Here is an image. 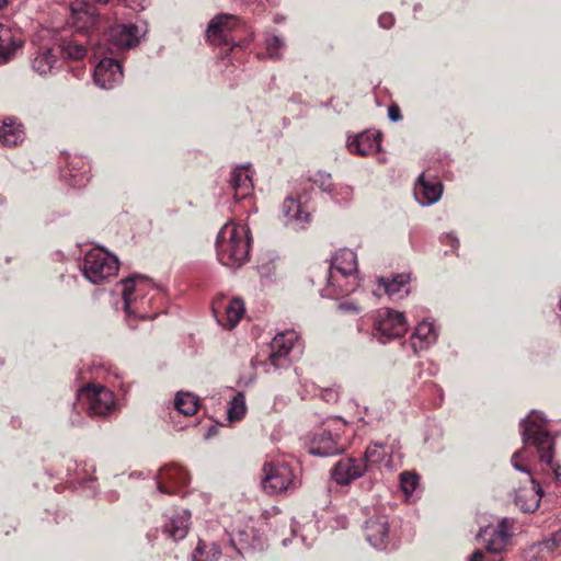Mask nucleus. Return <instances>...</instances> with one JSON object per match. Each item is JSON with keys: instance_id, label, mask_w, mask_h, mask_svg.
Returning a JSON list of instances; mask_svg holds the SVG:
<instances>
[{"instance_id": "nucleus-1", "label": "nucleus", "mask_w": 561, "mask_h": 561, "mask_svg": "<svg viewBox=\"0 0 561 561\" xmlns=\"http://www.w3.org/2000/svg\"><path fill=\"white\" fill-rule=\"evenodd\" d=\"M251 238L247 227L227 222L217 236L216 249L219 262L231 268L242 266L250 254Z\"/></svg>"}, {"instance_id": "nucleus-2", "label": "nucleus", "mask_w": 561, "mask_h": 561, "mask_svg": "<svg viewBox=\"0 0 561 561\" xmlns=\"http://www.w3.org/2000/svg\"><path fill=\"white\" fill-rule=\"evenodd\" d=\"M523 444L531 443L536 448L541 462L550 467L558 480H561L559 472L560 465L554 463V438L531 416H526L519 422Z\"/></svg>"}, {"instance_id": "nucleus-3", "label": "nucleus", "mask_w": 561, "mask_h": 561, "mask_svg": "<svg viewBox=\"0 0 561 561\" xmlns=\"http://www.w3.org/2000/svg\"><path fill=\"white\" fill-rule=\"evenodd\" d=\"M80 268L88 280L102 284L117 275L119 261L103 248H92L85 253Z\"/></svg>"}, {"instance_id": "nucleus-4", "label": "nucleus", "mask_w": 561, "mask_h": 561, "mask_svg": "<svg viewBox=\"0 0 561 561\" xmlns=\"http://www.w3.org/2000/svg\"><path fill=\"white\" fill-rule=\"evenodd\" d=\"M262 471V489L270 495L287 494L300 486V480L286 462H265Z\"/></svg>"}, {"instance_id": "nucleus-5", "label": "nucleus", "mask_w": 561, "mask_h": 561, "mask_svg": "<svg viewBox=\"0 0 561 561\" xmlns=\"http://www.w3.org/2000/svg\"><path fill=\"white\" fill-rule=\"evenodd\" d=\"M72 2V59H82L90 45V31L96 23L94 10L84 2Z\"/></svg>"}, {"instance_id": "nucleus-6", "label": "nucleus", "mask_w": 561, "mask_h": 561, "mask_svg": "<svg viewBox=\"0 0 561 561\" xmlns=\"http://www.w3.org/2000/svg\"><path fill=\"white\" fill-rule=\"evenodd\" d=\"M78 404L91 417L103 419L115 409L112 390L95 383H88L77 391Z\"/></svg>"}, {"instance_id": "nucleus-7", "label": "nucleus", "mask_w": 561, "mask_h": 561, "mask_svg": "<svg viewBox=\"0 0 561 561\" xmlns=\"http://www.w3.org/2000/svg\"><path fill=\"white\" fill-rule=\"evenodd\" d=\"M357 272V256L356 253L348 249L340 250L332 260L330 277H329V288L335 287V283L337 284V288H334L332 291L328 293V296H343L348 295L354 291L357 282L354 278L353 283H348L346 287L342 285V282L347 277L353 276L354 273Z\"/></svg>"}, {"instance_id": "nucleus-8", "label": "nucleus", "mask_w": 561, "mask_h": 561, "mask_svg": "<svg viewBox=\"0 0 561 561\" xmlns=\"http://www.w3.org/2000/svg\"><path fill=\"white\" fill-rule=\"evenodd\" d=\"M242 25L238 15L220 13L214 16L206 30V38L217 46H228L231 50L237 45L232 33Z\"/></svg>"}, {"instance_id": "nucleus-9", "label": "nucleus", "mask_w": 561, "mask_h": 561, "mask_svg": "<svg viewBox=\"0 0 561 561\" xmlns=\"http://www.w3.org/2000/svg\"><path fill=\"white\" fill-rule=\"evenodd\" d=\"M408 330L405 317L402 312L385 308L377 312L374 324V335L381 343L401 337Z\"/></svg>"}, {"instance_id": "nucleus-10", "label": "nucleus", "mask_w": 561, "mask_h": 561, "mask_svg": "<svg viewBox=\"0 0 561 561\" xmlns=\"http://www.w3.org/2000/svg\"><path fill=\"white\" fill-rule=\"evenodd\" d=\"M144 32L133 23H121L112 25L107 33V50L119 54L138 45Z\"/></svg>"}, {"instance_id": "nucleus-11", "label": "nucleus", "mask_w": 561, "mask_h": 561, "mask_svg": "<svg viewBox=\"0 0 561 561\" xmlns=\"http://www.w3.org/2000/svg\"><path fill=\"white\" fill-rule=\"evenodd\" d=\"M514 526L513 519L502 518L496 526H485L478 533V538L482 539L485 550L489 553H501L507 546Z\"/></svg>"}, {"instance_id": "nucleus-12", "label": "nucleus", "mask_w": 561, "mask_h": 561, "mask_svg": "<svg viewBox=\"0 0 561 561\" xmlns=\"http://www.w3.org/2000/svg\"><path fill=\"white\" fill-rule=\"evenodd\" d=\"M60 57L64 59L70 58V46L68 44H59L56 47L41 46L34 53L32 68L42 76L47 75L58 67Z\"/></svg>"}, {"instance_id": "nucleus-13", "label": "nucleus", "mask_w": 561, "mask_h": 561, "mask_svg": "<svg viewBox=\"0 0 561 561\" xmlns=\"http://www.w3.org/2000/svg\"><path fill=\"white\" fill-rule=\"evenodd\" d=\"M297 340L298 335L293 330L280 332L274 336L271 342L268 362L275 369L289 366L288 355Z\"/></svg>"}, {"instance_id": "nucleus-14", "label": "nucleus", "mask_w": 561, "mask_h": 561, "mask_svg": "<svg viewBox=\"0 0 561 561\" xmlns=\"http://www.w3.org/2000/svg\"><path fill=\"white\" fill-rule=\"evenodd\" d=\"M366 472L367 466L362 458L346 457L334 465L331 477L339 485H348Z\"/></svg>"}, {"instance_id": "nucleus-15", "label": "nucleus", "mask_w": 561, "mask_h": 561, "mask_svg": "<svg viewBox=\"0 0 561 561\" xmlns=\"http://www.w3.org/2000/svg\"><path fill=\"white\" fill-rule=\"evenodd\" d=\"M156 480L160 493L175 494V488H183L190 483V474L180 466H165L159 471Z\"/></svg>"}, {"instance_id": "nucleus-16", "label": "nucleus", "mask_w": 561, "mask_h": 561, "mask_svg": "<svg viewBox=\"0 0 561 561\" xmlns=\"http://www.w3.org/2000/svg\"><path fill=\"white\" fill-rule=\"evenodd\" d=\"M94 82L102 89H112L123 79V69L119 60L103 58L94 67Z\"/></svg>"}, {"instance_id": "nucleus-17", "label": "nucleus", "mask_w": 561, "mask_h": 561, "mask_svg": "<svg viewBox=\"0 0 561 561\" xmlns=\"http://www.w3.org/2000/svg\"><path fill=\"white\" fill-rule=\"evenodd\" d=\"M367 541L376 549H385L389 542V520L385 514H375L364 525Z\"/></svg>"}, {"instance_id": "nucleus-18", "label": "nucleus", "mask_w": 561, "mask_h": 561, "mask_svg": "<svg viewBox=\"0 0 561 561\" xmlns=\"http://www.w3.org/2000/svg\"><path fill=\"white\" fill-rule=\"evenodd\" d=\"M121 283L123 285L124 310L127 316L136 314L139 310L138 298L149 287V282L144 276H131L123 279Z\"/></svg>"}, {"instance_id": "nucleus-19", "label": "nucleus", "mask_w": 561, "mask_h": 561, "mask_svg": "<svg viewBox=\"0 0 561 561\" xmlns=\"http://www.w3.org/2000/svg\"><path fill=\"white\" fill-rule=\"evenodd\" d=\"M443 194V184L440 181L425 178L424 173H421L417 178V182L414 186V196L419 204L422 206H430L439 201Z\"/></svg>"}, {"instance_id": "nucleus-20", "label": "nucleus", "mask_w": 561, "mask_h": 561, "mask_svg": "<svg viewBox=\"0 0 561 561\" xmlns=\"http://www.w3.org/2000/svg\"><path fill=\"white\" fill-rule=\"evenodd\" d=\"M222 300H224V297H220L213 302V311H214L215 316L217 317L218 322L222 327L232 329L239 323V321L241 320V318L244 314V311H245L244 302L240 298L231 299L224 307V309H225L224 316L219 317L218 312H219V308L221 307Z\"/></svg>"}, {"instance_id": "nucleus-21", "label": "nucleus", "mask_w": 561, "mask_h": 561, "mask_svg": "<svg viewBox=\"0 0 561 561\" xmlns=\"http://www.w3.org/2000/svg\"><path fill=\"white\" fill-rule=\"evenodd\" d=\"M381 133L377 130H366L357 134L347 142L351 152L367 156L378 152L380 149Z\"/></svg>"}, {"instance_id": "nucleus-22", "label": "nucleus", "mask_w": 561, "mask_h": 561, "mask_svg": "<svg viewBox=\"0 0 561 561\" xmlns=\"http://www.w3.org/2000/svg\"><path fill=\"white\" fill-rule=\"evenodd\" d=\"M531 486L516 491L514 502L524 513H534L540 504L543 491L540 484L530 477Z\"/></svg>"}, {"instance_id": "nucleus-23", "label": "nucleus", "mask_w": 561, "mask_h": 561, "mask_svg": "<svg viewBox=\"0 0 561 561\" xmlns=\"http://www.w3.org/2000/svg\"><path fill=\"white\" fill-rule=\"evenodd\" d=\"M282 213L286 219V225H293L295 228L304 229L310 221V213L305 208L299 198L287 197L282 205Z\"/></svg>"}, {"instance_id": "nucleus-24", "label": "nucleus", "mask_w": 561, "mask_h": 561, "mask_svg": "<svg viewBox=\"0 0 561 561\" xmlns=\"http://www.w3.org/2000/svg\"><path fill=\"white\" fill-rule=\"evenodd\" d=\"M342 449L336 438L328 430L314 433L310 440L309 451L314 456L328 457L340 454Z\"/></svg>"}, {"instance_id": "nucleus-25", "label": "nucleus", "mask_w": 561, "mask_h": 561, "mask_svg": "<svg viewBox=\"0 0 561 561\" xmlns=\"http://www.w3.org/2000/svg\"><path fill=\"white\" fill-rule=\"evenodd\" d=\"M23 44L21 38L13 35L10 27L0 23V66L10 62Z\"/></svg>"}, {"instance_id": "nucleus-26", "label": "nucleus", "mask_w": 561, "mask_h": 561, "mask_svg": "<svg viewBox=\"0 0 561 561\" xmlns=\"http://www.w3.org/2000/svg\"><path fill=\"white\" fill-rule=\"evenodd\" d=\"M230 186L233 190V197L236 201L244 199L251 194L253 183L245 167L241 165L232 170Z\"/></svg>"}, {"instance_id": "nucleus-27", "label": "nucleus", "mask_w": 561, "mask_h": 561, "mask_svg": "<svg viewBox=\"0 0 561 561\" xmlns=\"http://www.w3.org/2000/svg\"><path fill=\"white\" fill-rule=\"evenodd\" d=\"M437 340V332L433 322L422 321L415 328L414 333L410 337L411 346L414 353L424 350Z\"/></svg>"}, {"instance_id": "nucleus-28", "label": "nucleus", "mask_w": 561, "mask_h": 561, "mask_svg": "<svg viewBox=\"0 0 561 561\" xmlns=\"http://www.w3.org/2000/svg\"><path fill=\"white\" fill-rule=\"evenodd\" d=\"M190 517L186 511L170 517L163 525V533L174 541L182 540L187 535Z\"/></svg>"}, {"instance_id": "nucleus-29", "label": "nucleus", "mask_w": 561, "mask_h": 561, "mask_svg": "<svg viewBox=\"0 0 561 561\" xmlns=\"http://www.w3.org/2000/svg\"><path fill=\"white\" fill-rule=\"evenodd\" d=\"M24 139V128L21 123L12 118H8L0 127V142L3 146L14 147L21 144Z\"/></svg>"}, {"instance_id": "nucleus-30", "label": "nucleus", "mask_w": 561, "mask_h": 561, "mask_svg": "<svg viewBox=\"0 0 561 561\" xmlns=\"http://www.w3.org/2000/svg\"><path fill=\"white\" fill-rule=\"evenodd\" d=\"M360 458L365 461L368 473H374L375 468H379L382 463L387 465L390 462V456L385 450L383 444L369 445L366 448L364 456Z\"/></svg>"}, {"instance_id": "nucleus-31", "label": "nucleus", "mask_w": 561, "mask_h": 561, "mask_svg": "<svg viewBox=\"0 0 561 561\" xmlns=\"http://www.w3.org/2000/svg\"><path fill=\"white\" fill-rule=\"evenodd\" d=\"M175 409L187 416L194 415L199 407V400L190 392H178L174 400Z\"/></svg>"}, {"instance_id": "nucleus-32", "label": "nucleus", "mask_w": 561, "mask_h": 561, "mask_svg": "<svg viewBox=\"0 0 561 561\" xmlns=\"http://www.w3.org/2000/svg\"><path fill=\"white\" fill-rule=\"evenodd\" d=\"M409 275L398 274L392 278L381 277L378 283L390 297H393L401 291L402 287L409 283Z\"/></svg>"}, {"instance_id": "nucleus-33", "label": "nucleus", "mask_w": 561, "mask_h": 561, "mask_svg": "<svg viewBox=\"0 0 561 561\" xmlns=\"http://www.w3.org/2000/svg\"><path fill=\"white\" fill-rule=\"evenodd\" d=\"M95 468L93 465H90L87 468L84 463V468L82 469V474L77 470L76 471V480L80 486H83L88 491V495L94 496L96 493V479L93 477Z\"/></svg>"}, {"instance_id": "nucleus-34", "label": "nucleus", "mask_w": 561, "mask_h": 561, "mask_svg": "<svg viewBox=\"0 0 561 561\" xmlns=\"http://www.w3.org/2000/svg\"><path fill=\"white\" fill-rule=\"evenodd\" d=\"M205 549V542L199 540L194 552L192 553L193 561H215L221 554V550L217 543H213L207 552Z\"/></svg>"}, {"instance_id": "nucleus-35", "label": "nucleus", "mask_w": 561, "mask_h": 561, "mask_svg": "<svg viewBox=\"0 0 561 561\" xmlns=\"http://www.w3.org/2000/svg\"><path fill=\"white\" fill-rule=\"evenodd\" d=\"M245 399L243 393H237L229 402V409L227 412L228 420L230 422L241 420L245 414Z\"/></svg>"}, {"instance_id": "nucleus-36", "label": "nucleus", "mask_w": 561, "mask_h": 561, "mask_svg": "<svg viewBox=\"0 0 561 561\" xmlns=\"http://www.w3.org/2000/svg\"><path fill=\"white\" fill-rule=\"evenodd\" d=\"M400 485L402 492L410 496L420 485V476L413 471H404L400 474Z\"/></svg>"}, {"instance_id": "nucleus-37", "label": "nucleus", "mask_w": 561, "mask_h": 561, "mask_svg": "<svg viewBox=\"0 0 561 561\" xmlns=\"http://www.w3.org/2000/svg\"><path fill=\"white\" fill-rule=\"evenodd\" d=\"M309 181L313 182L322 192L333 195L335 184L332 182L330 173L318 171L313 176L309 178Z\"/></svg>"}, {"instance_id": "nucleus-38", "label": "nucleus", "mask_w": 561, "mask_h": 561, "mask_svg": "<svg viewBox=\"0 0 561 561\" xmlns=\"http://www.w3.org/2000/svg\"><path fill=\"white\" fill-rule=\"evenodd\" d=\"M265 47L271 58L279 59L282 57L280 49L284 47V41L277 35H268L265 38Z\"/></svg>"}, {"instance_id": "nucleus-39", "label": "nucleus", "mask_w": 561, "mask_h": 561, "mask_svg": "<svg viewBox=\"0 0 561 561\" xmlns=\"http://www.w3.org/2000/svg\"><path fill=\"white\" fill-rule=\"evenodd\" d=\"M528 445L534 446L531 443H528ZM527 444H524V447L515 451L511 458V463L514 467L515 470L519 472H524L530 476V470L524 466L520 461L524 460L525 455V447Z\"/></svg>"}, {"instance_id": "nucleus-40", "label": "nucleus", "mask_w": 561, "mask_h": 561, "mask_svg": "<svg viewBox=\"0 0 561 561\" xmlns=\"http://www.w3.org/2000/svg\"><path fill=\"white\" fill-rule=\"evenodd\" d=\"M353 195V187L347 184H335L333 195H330L334 201H350Z\"/></svg>"}, {"instance_id": "nucleus-41", "label": "nucleus", "mask_w": 561, "mask_h": 561, "mask_svg": "<svg viewBox=\"0 0 561 561\" xmlns=\"http://www.w3.org/2000/svg\"><path fill=\"white\" fill-rule=\"evenodd\" d=\"M501 553H489L488 550H476L469 558V561H502Z\"/></svg>"}, {"instance_id": "nucleus-42", "label": "nucleus", "mask_w": 561, "mask_h": 561, "mask_svg": "<svg viewBox=\"0 0 561 561\" xmlns=\"http://www.w3.org/2000/svg\"><path fill=\"white\" fill-rule=\"evenodd\" d=\"M337 309L343 313H358L360 311V308L354 301L340 302Z\"/></svg>"}, {"instance_id": "nucleus-43", "label": "nucleus", "mask_w": 561, "mask_h": 561, "mask_svg": "<svg viewBox=\"0 0 561 561\" xmlns=\"http://www.w3.org/2000/svg\"><path fill=\"white\" fill-rule=\"evenodd\" d=\"M378 23L382 28H390L394 24V16L391 13H382L379 19Z\"/></svg>"}, {"instance_id": "nucleus-44", "label": "nucleus", "mask_w": 561, "mask_h": 561, "mask_svg": "<svg viewBox=\"0 0 561 561\" xmlns=\"http://www.w3.org/2000/svg\"><path fill=\"white\" fill-rule=\"evenodd\" d=\"M388 117L391 122H399L402 118L400 107L397 104H391L388 107Z\"/></svg>"}, {"instance_id": "nucleus-45", "label": "nucleus", "mask_w": 561, "mask_h": 561, "mask_svg": "<svg viewBox=\"0 0 561 561\" xmlns=\"http://www.w3.org/2000/svg\"><path fill=\"white\" fill-rule=\"evenodd\" d=\"M321 396L327 402H336L339 399V392L335 389H324Z\"/></svg>"}, {"instance_id": "nucleus-46", "label": "nucleus", "mask_w": 561, "mask_h": 561, "mask_svg": "<svg viewBox=\"0 0 561 561\" xmlns=\"http://www.w3.org/2000/svg\"><path fill=\"white\" fill-rule=\"evenodd\" d=\"M551 541L553 545H560L561 543V530L557 531L552 535Z\"/></svg>"}, {"instance_id": "nucleus-47", "label": "nucleus", "mask_w": 561, "mask_h": 561, "mask_svg": "<svg viewBox=\"0 0 561 561\" xmlns=\"http://www.w3.org/2000/svg\"><path fill=\"white\" fill-rule=\"evenodd\" d=\"M239 1L242 3H253V4H256L257 7H263L265 3V0H239Z\"/></svg>"}, {"instance_id": "nucleus-48", "label": "nucleus", "mask_w": 561, "mask_h": 561, "mask_svg": "<svg viewBox=\"0 0 561 561\" xmlns=\"http://www.w3.org/2000/svg\"><path fill=\"white\" fill-rule=\"evenodd\" d=\"M229 542H230V545H231L234 549H237V550H238V552H239V553L241 552V549H240V548H238V547L236 546V541H234V539H233V538H231V539L229 540Z\"/></svg>"}, {"instance_id": "nucleus-49", "label": "nucleus", "mask_w": 561, "mask_h": 561, "mask_svg": "<svg viewBox=\"0 0 561 561\" xmlns=\"http://www.w3.org/2000/svg\"><path fill=\"white\" fill-rule=\"evenodd\" d=\"M451 240H453V243H451L453 248H458L459 247V240L457 238H451Z\"/></svg>"}, {"instance_id": "nucleus-50", "label": "nucleus", "mask_w": 561, "mask_h": 561, "mask_svg": "<svg viewBox=\"0 0 561 561\" xmlns=\"http://www.w3.org/2000/svg\"><path fill=\"white\" fill-rule=\"evenodd\" d=\"M557 313H558V316H560V317H561V298H560V299H559V301H558V306H557Z\"/></svg>"}, {"instance_id": "nucleus-51", "label": "nucleus", "mask_w": 561, "mask_h": 561, "mask_svg": "<svg viewBox=\"0 0 561 561\" xmlns=\"http://www.w3.org/2000/svg\"><path fill=\"white\" fill-rule=\"evenodd\" d=\"M8 4V0H0V11Z\"/></svg>"}, {"instance_id": "nucleus-52", "label": "nucleus", "mask_w": 561, "mask_h": 561, "mask_svg": "<svg viewBox=\"0 0 561 561\" xmlns=\"http://www.w3.org/2000/svg\"><path fill=\"white\" fill-rule=\"evenodd\" d=\"M95 2H99V3H107L110 0H94Z\"/></svg>"}, {"instance_id": "nucleus-53", "label": "nucleus", "mask_w": 561, "mask_h": 561, "mask_svg": "<svg viewBox=\"0 0 561 561\" xmlns=\"http://www.w3.org/2000/svg\"><path fill=\"white\" fill-rule=\"evenodd\" d=\"M211 434H214V428L211 427L208 432V436H210Z\"/></svg>"}]
</instances>
